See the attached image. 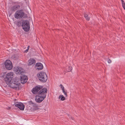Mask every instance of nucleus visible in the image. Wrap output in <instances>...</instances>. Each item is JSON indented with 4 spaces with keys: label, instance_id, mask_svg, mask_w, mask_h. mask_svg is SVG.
<instances>
[{
    "label": "nucleus",
    "instance_id": "nucleus-1",
    "mask_svg": "<svg viewBox=\"0 0 125 125\" xmlns=\"http://www.w3.org/2000/svg\"><path fill=\"white\" fill-rule=\"evenodd\" d=\"M13 73L10 72L7 73H2V77L4 78L3 81L7 85H9L10 87L16 88V79L13 78Z\"/></svg>",
    "mask_w": 125,
    "mask_h": 125
},
{
    "label": "nucleus",
    "instance_id": "nucleus-2",
    "mask_svg": "<svg viewBox=\"0 0 125 125\" xmlns=\"http://www.w3.org/2000/svg\"><path fill=\"white\" fill-rule=\"evenodd\" d=\"M24 72L23 71V69L20 67H18L16 69V74L17 76L18 74L21 75L20 80L21 83L24 84L26 83L28 80L27 77L24 74Z\"/></svg>",
    "mask_w": 125,
    "mask_h": 125
},
{
    "label": "nucleus",
    "instance_id": "nucleus-3",
    "mask_svg": "<svg viewBox=\"0 0 125 125\" xmlns=\"http://www.w3.org/2000/svg\"><path fill=\"white\" fill-rule=\"evenodd\" d=\"M37 76L39 80L42 82H45L47 80V76L45 72L40 73L37 74Z\"/></svg>",
    "mask_w": 125,
    "mask_h": 125
},
{
    "label": "nucleus",
    "instance_id": "nucleus-4",
    "mask_svg": "<svg viewBox=\"0 0 125 125\" xmlns=\"http://www.w3.org/2000/svg\"><path fill=\"white\" fill-rule=\"evenodd\" d=\"M22 26L23 29L26 32L28 31L30 29L29 22L27 20H24L22 22Z\"/></svg>",
    "mask_w": 125,
    "mask_h": 125
},
{
    "label": "nucleus",
    "instance_id": "nucleus-5",
    "mask_svg": "<svg viewBox=\"0 0 125 125\" xmlns=\"http://www.w3.org/2000/svg\"><path fill=\"white\" fill-rule=\"evenodd\" d=\"M4 65L6 68L8 70H10L13 68L12 64L9 60H7L4 62Z\"/></svg>",
    "mask_w": 125,
    "mask_h": 125
},
{
    "label": "nucleus",
    "instance_id": "nucleus-6",
    "mask_svg": "<svg viewBox=\"0 0 125 125\" xmlns=\"http://www.w3.org/2000/svg\"><path fill=\"white\" fill-rule=\"evenodd\" d=\"M47 91V89L46 88L42 89L38 92V95L45 98L46 96V94Z\"/></svg>",
    "mask_w": 125,
    "mask_h": 125
},
{
    "label": "nucleus",
    "instance_id": "nucleus-7",
    "mask_svg": "<svg viewBox=\"0 0 125 125\" xmlns=\"http://www.w3.org/2000/svg\"><path fill=\"white\" fill-rule=\"evenodd\" d=\"M24 13L22 10H17L16 12V18L20 19L24 16Z\"/></svg>",
    "mask_w": 125,
    "mask_h": 125
},
{
    "label": "nucleus",
    "instance_id": "nucleus-8",
    "mask_svg": "<svg viewBox=\"0 0 125 125\" xmlns=\"http://www.w3.org/2000/svg\"><path fill=\"white\" fill-rule=\"evenodd\" d=\"M43 87V86L40 85L36 86L33 88L31 91L32 92L33 94H38L39 91Z\"/></svg>",
    "mask_w": 125,
    "mask_h": 125
},
{
    "label": "nucleus",
    "instance_id": "nucleus-9",
    "mask_svg": "<svg viewBox=\"0 0 125 125\" xmlns=\"http://www.w3.org/2000/svg\"><path fill=\"white\" fill-rule=\"evenodd\" d=\"M16 107L19 108L20 110L23 111L24 110L25 106L21 103L16 102Z\"/></svg>",
    "mask_w": 125,
    "mask_h": 125
},
{
    "label": "nucleus",
    "instance_id": "nucleus-10",
    "mask_svg": "<svg viewBox=\"0 0 125 125\" xmlns=\"http://www.w3.org/2000/svg\"><path fill=\"white\" fill-rule=\"evenodd\" d=\"M45 98L42 96H41L38 95L35 98V100L37 103H39L42 102Z\"/></svg>",
    "mask_w": 125,
    "mask_h": 125
},
{
    "label": "nucleus",
    "instance_id": "nucleus-11",
    "mask_svg": "<svg viewBox=\"0 0 125 125\" xmlns=\"http://www.w3.org/2000/svg\"><path fill=\"white\" fill-rule=\"evenodd\" d=\"M36 69L38 70H41L43 68V66L42 64L40 62L37 63L35 65Z\"/></svg>",
    "mask_w": 125,
    "mask_h": 125
},
{
    "label": "nucleus",
    "instance_id": "nucleus-12",
    "mask_svg": "<svg viewBox=\"0 0 125 125\" xmlns=\"http://www.w3.org/2000/svg\"><path fill=\"white\" fill-rule=\"evenodd\" d=\"M9 10L10 13L9 15V16H10L12 14L16 11V5L10 7L9 8Z\"/></svg>",
    "mask_w": 125,
    "mask_h": 125
},
{
    "label": "nucleus",
    "instance_id": "nucleus-13",
    "mask_svg": "<svg viewBox=\"0 0 125 125\" xmlns=\"http://www.w3.org/2000/svg\"><path fill=\"white\" fill-rule=\"evenodd\" d=\"M35 60L33 58H30L28 61V66H30L33 64L34 65L36 63Z\"/></svg>",
    "mask_w": 125,
    "mask_h": 125
},
{
    "label": "nucleus",
    "instance_id": "nucleus-14",
    "mask_svg": "<svg viewBox=\"0 0 125 125\" xmlns=\"http://www.w3.org/2000/svg\"><path fill=\"white\" fill-rule=\"evenodd\" d=\"M17 81V82H16V90H19L20 88V86L21 85L20 83L18 82V81Z\"/></svg>",
    "mask_w": 125,
    "mask_h": 125
},
{
    "label": "nucleus",
    "instance_id": "nucleus-15",
    "mask_svg": "<svg viewBox=\"0 0 125 125\" xmlns=\"http://www.w3.org/2000/svg\"><path fill=\"white\" fill-rule=\"evenodd\" d=\"M59 99H61V100L62 101H64L65 100V97L62 95H60L59 97Z\"/></svg>",
    "mask_w": 125,
    "mask_h": 125
},
{
    "label": "nucleus",
    "instance_id": "nucleus-16",
    "mask_svg": "<svg viewBox=\"0 0 125 125\" xmlns=\"http://www.w3.org/2000/svg\"><path fill=\"white\" fill-rule=\"evenodd\" d=\"M72 67L71 66H69L66 69V71L67 72H70L72 70Z\"/></svg>",
    "mask_w": 125,
    "mask_h": 125
},
{
    "label": "nucleus",
    "instance_id": "nucleus-17",
    "mask_svg": "<svg viewBox=\"0 0 125 125\" xmlns=\"http://www.w3.org/2000/svg\"><path fill=\"white\" fill-rule=\"evenodd\" d=\"M84 17L85 19L88 21H89V20L90 18L88 17V15L87 14L85 13L84 14Z\"/></svg>",
    "mask_w": 125,
    "mask_h": 125
},
{
    "label": "nucleus",
    "instance_id": "nucleus-18",
    "mask_svg": "<svg viewBox=\"0 0 125 125\" xmlns=\"http://www.w3.org/2000/svg\"><path fill=\"white\" fill-rule=\"evenodd\" d=\"M22 23H21V21H19L17 22V25L19 27L21 26V25L22 26Z\"/></svg>",
    "mask_w": 125,
    "mask_h": 125
},
{
    "label": "nucleus",
    "instance_id": "nucleus-19",
    "mask_svg": "<svg viewBox=\"0 0 125 125\" xmlns=\"http://www.w3.org/2000/svg\"><path fill=\"white\" fill-rule=\"evenodd\" d=\"M63 93H64L66 97H67L68 96L67 94V91H65L64 89L62 90Z\"/></svg>",
    "mask_w": 125,
    "mask_h": 125
},
{
    "label": "nucleus",
    "instance_id": "nucleus-20",
    "mask_svg": "<svg viewBox=\"0 0 125 125\" xmlns=\"http://www.w3.org/2000/svg\"><path fill=\"white\" fill-rule=\"evenodd\" d=\"M28 103H29V104L30 105H33L34 104V103L32 101H29L28 102Z\"/></svg>",
    "mask_w": 125,
    "mask_h": 125
},
{
    "label": "nucleus",
    "instance_id": "nucleus-21",
    "mask_svg": "<svg viewBox=\"0 0 125 125\" xmlns=\"http://www.w3.org/2000/svg\"><path fill=\"white\" fill-rule=\"evenodd\" d=\"M28 103H29V104L30 105H33L34 104V103L32 101H29L28 102Z\"/></svg>",
    "mask_w": 125,
    "mask_h": 125
},
{
    "label": "nucleus",
    "instance_id": "nucleus-22",
    "mask_svg": "<svg viewBox=\"0 0 125 125\" xmlns=\"http://www.w3.org/2000/svg\"><path fill=\"white\" fill-rule=\"evenodd\" d=\"M39 109V108H38V106L37 105V106H36V107H34L33 108V110H37L38 109Z\"/></svg>",
    "mask_w": 125,
    "mask_h": 125
},
{
    "label": "nucleus",
    "instance_id": "nucleus-23",
    "mask_svg": "<svg viewBox=\"0 0 125 125\" xmlns=\"http://www.w3.org/2000/svg\"><path fill=\"white\" fill-rule=\"evenodd\" d=\"M12 58L14 59V60L16 58V55L15 54L13 55L11 57Z\"/></svg>",
    "mask_w": 125,
    "mask_h": 125
},
{
    "label": "nucleus",
    "instance_id": "nucleus-24",
    "mask_svg": "<svg viewBox=\"0 0 125 125\" xmlns=\"http://www.w3.org/2000/svg\"><path fill=\"white\" fill-rule=\"evenodd\" d=\"M60 86H61V88H62V90H63L64 89V87L62 84H61L60 85Z\"/></svg>",
    "mask_w": 125,
    "mask_h": 125
},
{
    "label": "nucleus",
    "instance_id": "nucleus-25",
    "mask_svg": "<svg viewBox=\"0 0 125 125\" xmlns=\"http://www.w3.org/2000/svg\"><path fill=\"white\" fill-rule=\"evenodd\" d=\"M30 47V46H28V49H27L26 51H25V52H27L28 51V50L29 49V48Z\"/></svg>",
    "mask_w": 125,
    "mask_h": 125
},
{
    "label": "nucleus",
    "instance_id": "nucleus-26",
    "mask_svg": "<svg viewBox=\"0 0 125 125\" xmlns=\"http://www.w3.org/2000/svg\"><path fill=\"white\" fill-rule=\"evenodd\" d=\"M12 19L13 21V23L14 24H16V22L15 21V20L14 19V18L13 17L12 18H11Z\"/></svg>",
    "mask_w": 125,
    "mask_h": 125
},
{
    "label": "nucleus",
    "instance_id": "nucleus-27",
    "mask_svg": "<svg viewBox=\"0 0 125 125\" xmlns=\"http://www.w3.org/2000/svg\"><path fill=\"white\" fill-rule=\"evenodd\" d=\"M37 106V104H35L34 103V104L32 105V106L34 107H35L36 106Z\"/></svg>",
    "mask_w": 125,
    "mask_h": 125
},
{
    "label": "nucleus",
    "instance_id": "nucleus-28",
    "mask_svg": "<svg viewBox=\"0 0 125 125\" xmlns=\"http://www.w3.org/2000/svg\"><path fill=\"white\" fill-rule=\"evenodd\" d=\"M122 6L123 8L125 10V3L122 4Z\"/></svg>",
    "mask_w": 125,
    "mask_h": 125
},
{
    "label": "nucleus",
    "instance_id": "nucleus-29",
    "mask_svg": "<svg viewBox=\"0 0 125 125\" xmlns=\"http://www.w3.org/2000/svg\"><path fill=\"white\" fill-rule=\"evenodd\" d=\"M111 62L112 61L110 60L109 59L108 61V62L109 63H111Z\"/></svg>",
    "mask_w": 125,
    "mask_h": 125
},
{
    "label": "nucleus",
    "instance_id": "nucleus-30",
    "mask_svg": "<svg viewBox=\"0 0 125 125\" xmlns=\"http://www.w3.org/2000/svg\"><path fill=\"white\" fill-rule=\"evenodd\" d=\"M121 2H122V4H125V2L123 0H121Z\"/></svg>",
    "mask_w": 125,
    "mask_h": 125
},
{
    "label": "nucleus",
    "instance_id": "nucleus-31",
    "mask_svg": "<svg viewBox=\"0 0 125 125\" xmlns=\"http://www.w3.org/2000/svg\"><path fill=\"white\" fill-rule=\"evenodd\" d=\"M20 7V6L19 5H18L16 6V8L19 9Z\"/></svg>",
    "mask_w": 125,
    "mask_h": 125
},
{
    "label": "nucleus",
    "instance_id": "nucleus-32",
    "mask_svg": "<svg viewBox=\"0 0 125 125\" xmlns=\"http://www.w3.org/2000/svg\"><path fill=\"white\" fill-rule=\"evenodd\" d=\"M11 107H8V108H7V109H8L9 110L10 109Z\"/></svg>",
    "mask_w": 125,
    "mask_h": 125
},
{
    "label": "nucleus",
    "instance_id": "nucleus-33",
    "mask_svg": "<svg viewBox=\"0 0 125 125\" xmlns=\"http://www.w3.org/2000/svg\"><path fill=\"white\" fill-rule=\"evenodd\" d=\"M14 104H13V105H15V106H16V102H14Z\"/></svg>",
    "mask_w": 125,
    "mask_h": 125
},
{
    "label": "nucleus",
    "instance_id": "nucleus-34",
    "mask_svg": "<svg viewBox=\"0 0 125 125\" xmlns=\"http://www.w3.org/2000/svg\"><path fill=\"white\" fill-rule=\"evenodd\" d=\"M14 16L15 18H16V12L15 13Z\"/></svg>",
    "mask_w": 125,
    "mask_h": 125
},
{
    "label": "nucleus",
    "instance_id": "nucleus-35",
    "mask_svg": "<svg viewBox=\"0 0 125 125\" xmlns=\"http://www.w3.org/2000/svg\"><path fill=\"white\" fill-rule=\"evenodd\" d=\"M71 118L73 120L74 119V118L73 117H71Z\"/></svg>",
    "mask_w": 125,
    "mask_h": 125
},
{
    "label": "nucleus",
    "instance_id": "nucleus-36",
    "mask_svg": "<svg viewBox=\"0 0 125 125\" xmlns=\"http://www.w3.org/2000/svg\"><path fill=\"white\" fill-rule=\"evenodd\" d=\"M16 110H18V108H16Z\"/></svg>",
    "mask_w": 125,
    "mask_h": 125
},
{
    "label": "nucleus",
    "instance_id": "nucleus-37",
    "mask_svg": "<svg viewBox=\"0 0 125 125\" xmlns=\"http://www.w3.org/2000/svg\"><path fill=\"white\" fill-rule=\"evenodd\" d=\"M19 95V94L18 93V94H17V95Z\"/></svg>",
    "mask_w": 125,
    "mask_h": 125
},
{
    "label": "nucleus",
    "instance_id": "nucleus-38",
    "mask_svg": "<svg viewBox=\"0 0 125 125\" xmlns=\"http://www.w3.org/2000/svg\"><path fill=\"white\" fill-rule=\"evenodd\" d=\"M4 83V82H3V83H2V84H3V83Z\"/></svg>",
    "mask_w": 125,
    "mask_h": 125
},
{
    "label": "nucleus",
    "instance_id": "nucleus-39",
    "mask_svg": "<svg viewBox=\"0 0 125 125\" xmlns=\"http://www.w3.org/2000/svg\"><path fill=\"white\" fill-rule=\"evenodd\" d=\"M14 100H15V101H16V99H14Z\"/></svg>",
    "mask_w": 125,
    "mask_h": 125
},
{
    "label": "nucleus",
    "instance_id": "nucleus-40",
    "mask_svg": "<svg viewBox=\"0 0 125 125\" xmlns=\"http://www.w3.org/2000/svg\"><path fill=\"white\" fill-rule=\"evenodd\" d=\"M17 79H16V81H17Z\"/></svg>",
    "mask_w": 125,
    "mask_h": 125
}]
</instances>
